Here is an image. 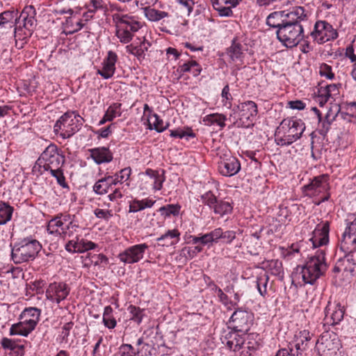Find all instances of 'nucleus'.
I'll use <instances>...</instances> for the list:
<instances>
[{"instance_id": "31", "label": "nucleus", "mask_w": 356, "mask_h": 356, "mask_svg": "<svg viewBox=\"0 0 356 356\" xmlns=\"http://www.w3.org/2000/svg\"><path fill=\"white\" fill-rule=\"evenodd\" d=\"M232 210L233 203L225 200H218L213 209V212L220 216L231 213Z\"/></svg>"}, {"instance_id": "44", "label": "nucleus", "mask_w": 356, "mask_h": 356, "mask_svg": "<svg viewBox=\"0 0 356 356\" xmlns=\"http://www.w3.org/2000/svg\"><path fill=\"white\" fill-rule=\"evenodd\" d=\"M222 229L221 227H218L212 230L209 233H206L205 236L207 241V245H211L213 243H218L220 239H222Z\"/></svg>"}, {"instance_id": "27", "label": "nucleus", "mask_w": 356, "mask_h": 356, "mask_svg": "<svg viewBox=\"0 0 356 356\" xmlns=\"http://www.w3.org/2000/svg\"><path fill=\"white\" fill-rule=\"evenodd\" d=\"M348 253L343 257L339 259L342 265L343 273H350L351 275L356 274V257L354 252L346 249Z\"/></svg>"}, {"instance_id": "4", "label": "nucleus", "mask_w": 356, "mask_h": 356, "mask_svg": "<svg viewBox=\"0 0 356 356\" xmlns=\"http://www.w3.org/2000/svg\"><path fill=\"white\" fill-rule=\"evenodd\" d=\"M83 119L75 112H66L56 122L54 131L63 139L70 138L83 124Z\"/></svg>"}, {"instance_id": "29", "label": "nucleus", "mask_w": 356, "mask_h": 356, "mask_svg": "<svg viewBox=\"0 0 356 356\" xmlns=\"http://www.w3.org/2000/svg\"><path fill=\"white\" fill-rule=\"evenodd\" d=\"M42 311L40 309H38L35 307H26L21 312L19 316V318H28L31 319L33 322L38 324L40 320Z\"/></svg>"}, {"instance_id": "56", "label": "nucleus", "mask_w": 356, "mask_h": 356, "mask_svg": "<svg viewBox=\"0 0 356 356\" xmlns=\"http://www.w3.org/2000/svg\"><path fill=\"white\" fill-rule=\"evenodd\" d=\"M133 32L116 29V36L120 39L121 42L128 43L133 38Z\"/></svg>"}, {"instance_id": "1", "label": "nucleus", "mask_w": 356, "mask_h": 356, "mask_svg": "<svg viewBox=\"0 0 356 356\" xmlns=\"http://www.w3.org/2000/svg\"><path fill=\"white\" fill-rule=\"evenodd\" d=\"M327 268L325 250H317L314 255L307 258L305 264L301 267L300 274L302 281L305 284H314L318 279L325 273Z\"/></svg>"}, {"instance_id": "18", "label": "nucleus", "mask_w": 356, "mask_h": 356, "mask_svg": "<svg viewBox=\"0 0 356 356\" xmlns=\"http://www.w3.org/2000/svg\"><path fill=\"white\" fill-rule=\"evenodd\" d=\"M341 246V248L356 252V218L346 228L342 236Z\"/></svg>"}, {"instance_id": "23", "label": "nucleus", "mask_w": 356, "mask_h": 356, "mask_svg": "<svg viewBox=\"0 0 356 356\" xmlns=\"http://www.w3.org/2000/svg\"><path fill=\"white\" fill-rule=\"evenodd\" d=\"M312 337V334L307 330H301L295 335L294 340L290 343H292L299 356H302V353L308 348Z\"/></svg>"}, {"instance_id": "11", "label": "nucleus", "mask_w": 356, "mask_h": 356, "mask_svg": "<svg viewBox=\"0 0 356 356\" xmlns=\"http://www.w3.org/2000/svg\"><path fill=\"white\" fill-rule=\"evenodd\" d=\"M239 119L236 121L237 127L248 128L253 126L252 119L258 113L257 106L252 101H247L238 106Z\"/></svg>"}, {"instance_id": "48", "label": "nucleus", "mask_w": 356, "mask_h": 356, "mask_svg": "<svg viewBox=\"0 0 356 356\" xmlns=\"http://www.w3.org/2000/svg\"><path fill=\"white\" fill-rule=\"evenodd\" d=\"M228 54L233 61L241 60L243 54L241 45L233 40L231 47L228 49Z\"/></svg>"}, {"instance_id": "22", "label": "nucleus", "mask_w": 356, "mask_h": 356, "mask_svg": "<svg viewBox=\"0 0 356 356\" xmlns=\"http://www.w3.org/2000/svg\"><path fill=\"white\" fill-rule=\"evenodd\" d=\"M241 169V163L236 157H227L221 161L218 164L220 173L226 177H231Z\"/></svg>"}, {"instance_id": "59", "label": "nucleus", "mask_w": 356, "mask_h": 356, "mask_svg": "<svg viewBox=\"0 0 356 356\" xmlns=\"http://www.w3.org/2000/svg\"><path fill=\"white\" fill-rule=\"evenodd\" d=\"M63 156L62 153L59 152L58 147L54 144H49L43 150L40 156Z\"/></svg>"}, {"instance_id": "12", "label": "nucleus", "mask_w": 356, "mask_h": 356, "mask_svg": "<svg viewBox=\"0 0 356 356\" xmlns=\"http://www.w3.org/2000/svg\"><path fill=\"white\" fill-rule=\"evenodd\" d=\"M70 292V287L63 282L50 283L45 291V296L51 302L59 304L65 300Z\"/></svg>"}, {"instance_id": "21", "label": "nucleus", "mask_w": 356, "mask_h": 356, "mask_svg": "<svg viewBox=\"0 0 356 356\" xmlns=\"http://www.w3.org/2000/svg\"><path fill=\"white\" fill-rule=\"evenodd\" d=\"M245 334L232 330L225 334L223 343L230 350L234 352L239 351L245 344Z\"/></svg>"}, {"instance_id": "24", "label": "nucleus", "mask_w": 356, "mask_h": 356, "mask_svg": "<svg viewBox=\"0 0 356 356\" xmlns=\"http://www.w3.org/2000/svg\"><path fill=\"white\" fill-rule=\"evenodd\" d=\"M306 18L307 15L304 8L302 6H295L290 11H285V15H284V24H300V22L305 20Z\"/></svg>"}, {"instance_id": "37", "label": "nucleus", "mask_w": 356, "mask_h": 356, "mask_svg": "<svg viewBox=\"0 0 356 356\" xmlns=\"http://www.w3.org/2000/svg\"><path fill=\"white\" fill-rule=\"evenodd\" d=\"M111 177L102 178L97 181L93 186V191L97 195H104L108 193L111 184H109Z\"/></svg>"}, {"instance_id": "3", "label": "nucleus", "mask_w": 356, "mask_h": 356, "mask_svg": "<svg viewBox=\"0 0 356 356\" xmlns=\"http://www.w3.org/2000/svg\"><path fill=\"white\" fill-rule=\"evenodd\" d=\"M305 196L310 197H317L321 195L323 197L315 204L319 205L321 203L327 201L330 197V176L327 174H323L314 177L309 184L302 188Z\"/></svg>"}, {"instance_id": "20", "label": "nucleus", "mask_w": 356, "mask_h": 356, "mask_svg": "<svg viewBox=\"0 0 356 356\" xmlns=\"http://www.w3.org/2000/svg\"><path fill=\"white\" fill-rule=\"evenodd\" d=\"M213 9L220 17H232V9L238 6V0H211Z\"/></svg>"}, {"instance_id": "9", "label": "nucleus", "mask_w": 356, "mask_h": 356, "mask_svg": "<svg viewBox=\"0 0 356 356\" xmlns=\"http://www.w3.org/2000/svg\"><path fill=\"white\" fill-rule=\"evenodd\" d=\"M253 314L241 308H237L230 317L232 330L246 334L253 322Z\"/></svg>"}, {"instance_id": "6", "label": "nucleus", "mask_w": 356, "mask_h": 356, "mask_svg": "<svg viewBox=\"0 0 356 356\" xmlns=\"http://www.w3.org/2000/svg\"><path fill=\"white\" fill-rule=\"evenodd\" d=\"M143 175L139 186L140 190L156 193L162 189L163 182L165 181L163 170H155L147 168Z\"/></svg>"}, {"instance_id": "17", "label": "nucleus", "mask_w": 356, "mask_h": 356, "mask_svg": "<svg viewBox=\"0 0 356 356\" xmlns=\"http://www.w3.org/2000/svg\"><path fill=\"white\" fill-rule=\"evenodd\" d=\"M20 321L13 324L9 329V335L28 337L36 327L37 323L28 318H19Z\"/></svg>"}, {"instance_id": "13", "label": "nucleus", "mask_w": 356, "mask_h": 356, "mask_svg": "<svg viewBox=\"0 0 356 356\" xmlns=\"http://www.w3.org/2000/svg\"><path fill=\"white\" fill-rule=\"evenodd\" d=\"M330 222L327 220H321L318 223L312 232V236L309 239L313 248L326 246L330 242Z\"/></svg>"}, {"instance_id": "64", "label": "nucleus", "mask_w": 356, "mask_h": 356, "mask_svg": "<svg viewBox=\"0 0 356 356\" xmlns=\"http://www.w3.org/2000/svg\"><path fill=\"white\" fill-rule=\"evenodd\" d=\"M74 323L72 321L67 322L63 325L62 331L60 333V337L63 341H67L68 337L70 336V332L72 329Z\"/></svg>"}, {"instance_id": "41", "label": "nucleus", "mask_w": 356, "mask_h": 356, "mask_svg": "<svg viewBox=\"0 0 356 356\" xmlns=\"http://www.w3.org/2000/svg\"><path fill=\"white\" fill-rule=\"evenodd\" d=\"M269 281V277L266 273H261L257 277V289L259 294L265 297L267 293V285Z\"/></svg>"}, {"instance_id": "47", "label": "nucleus", "mask_w": 356, "mask_h": 356, "mask_svg": "<svg viewBox=\"0 0 356 356\" xmlns=\"http://www.w3.org/2000/svg\"><path fill=\"white\" fill-rule=\"evenodd\" d=\"M122 104L120 103H113L108 106L106 111V117L107 120L112 121L116 117L120 116L122 114Z\"/></svg>"}, {"instance_id": "16", "label": "nucleus", "mask_w": 356, "mask_h": 356, "mask_svg": "<svg viewBox=\"0 0 356 356\" xmlns=\"http://www.w3.org/2000/svg\"><path fill=\"white\" fill-rule=\"evenodd\" d=\"M113 21L115 24L116 29H121L131 32H136L140 24L134 17L128 15L115 13L113 15Z\"/></svg>"}, {"instance_id": "45", "label": "nucleus", "mask_w": 356, "mask_h": 356, "mask_svg": "<svg viewBox=\"0 0 356 356\" xmlns=\"http://www.w3.org/2000/svg\"><path fill=\"white\" fill-rule=\"evenodd\" d=\"M170 136L188 140L191 138H194L195 135L191 128L186 127L184 129L179 128L175 130H170Z\"/></svg>"}, {"instance_id": "10", "label": "nucleus", "mask_w": 356, "mask_h": 356, "mask_svg": "<svg viewBox=\"0 0 356 356\" xmlns=\"http://www.w3.org/2000/svg\"><path fill=\"white\" fill-rule=\"evenodd\" d=\"M148 248L149 245L145 243L131 245L120 252L118 258L125 265L134 264L144 258L145 252Z\"/></svg>"}, {"instance_id": "57", "label": "nucleus", "mask_w": 356, "mask_h": 356, "mask_svg": "<svg viewBox=\"0 0 356 356\" xmlns=\"http://www.w3.org/2000/svg\"><path fill=\"white\" fill-rule=\"evenodd\" d=\"M275 356H299L294 350L292 343H289L286 348H280Z\"/></svg>"}, {"instance_id": "51", "label": "nucleus", "mask_w": 356, "mask_h": 356, "mask_svg": "<svg viewBox=\"0 0 356 356\" xmlns=\"http://www.w3.org/2000/svg\"><path fill=\"white\" fill-rule=\"evenodd\" d=\"M259 344L257 342H248L243 346L241 349L239 356H253V354L259 348Z\"/></svg>"}, {"instance_id": "19", "label": "nucleus", "mask_w": 356, "mask_h": 356, "mask_svg": "<svg viewBox=\"0 0 356 356\" xmlns=\"http://www.w3.org/2000/svg\"><path fill=\"white\" fill-rule=\"evenodd\" d=\"M117 60V54L113 51H108L106 57L103 60V67L97 70V74L105 79L111 78L115 72Z\"/></svg>"}, {"instance_id": "43", "label": "nucleus", "mask_w": 356, "mask_h": 356, "mask_svg": "<svg viewBox=\"0 0 356 356\" xmlns=\"http://www.w3.org/2000/svg\"><path fill=\"white\" fill-rule=\"evenodd\" d=\"M18 340L3 337L0 343L4 350L14 351L15 350H24V346L17 343Z\"/></svg>"}, {"instance_id": "38", "label": "nucleus", "mask_w": 356, "mask_h": 356, "mask_svg": "<svg viewBox=\"0 0 356 356\" xmlns=\"http://www.w3.org/2000/svg\"><path fill=\"white\" fill-rule=\"evenodd\" d=\"M340 106L339 104H333L330 107L325 115V120L327 122H333L337 117H341V118L346 119V116L348 115V114L345 113H340Z\"/></svg>"}, {"instance_id": "5", "label": "nucleus", "mask_w": 356, "mask_h": 356, "mask_svg": "<svg viewBox=\"0 0 356 356\" xmlns=\"http://www.w3.org/2000/svg\"><path fill=\"white\" fill-rule=\"evenodd\" d=\"M277 39L287 48L297 46L304 38L300 24H284L276 31Z\"/></svg>"}, {"instance_id": "60", "label": "nucleus", "mask_w": 356, "mask_h": 356, "mask_svg": "<svg viewBox=\"0 0 356 356\" xmlns=\"http://www.w3.org/2000/svg\"><path fill=\"white\" fill-rule=\"evenodd\" d=\"M78 248V236L75 237V239L68 241L65 245L66 251L71 254L79 253Z\"/></svg>"}, {"instance_id": "25", "label": "nucleus", "mask_w": 356, "mask_h": 356, "mask_svg": "<svg viewBox=\"0 0 356 356\" xmlns=\"http://www.w3.org/2000/svg\"><path fill=\"white\" fill-rule=\"evenodd\" d=\"M181 233L178 229H168L156 238L159 245L170 247L177 244L180 241Z\"/></svg>"}, {"instance_id": "32", "label": "nucleus", "mask_w": 356, "mask_h": 356, "mask_svg": "<svg viewBox=\"0 0 356 356\" xmlns=\"http://www.w3.org/2000/svg\"><path fill=\"white\" fill-rule=\"evenodd\" d=\"M150 44L145 41L140 42L138 46H134L132 44L127 46V51L136 56L138 59L144 58L145 56V51H147Z\"/></svg>"}, {"instance_id": "33", "label": "nucleus", "mask_w": 356, "mask_h": 356, "mask_svg": "<svg viewBox=\"0 0 356 356\" xmlns=\"http://www.w3.org/2000/svg\"><path fill=\"white\" fill-rule=\"evenodd\" d=\"M127 311L130 315L129 319L134 323L140 325L144 316H145V309L136 305H130L127 307Z\"/></svg>"}, {"instance_id": "34", "label": "nucleus", "mask_w": 356, "mask_h": 356, "mask_svg": "<svg viewBox=\"0 0 356 356\" xmlns=\"http://www.w3.org/2000/svg\"><path fill=\"white\" fill-rule=\"evenodd\" d=\"M13 207L8 203L1 202L0 203V225L6 224L12 218Z\"/></svg>"}, {"instance_id": "39", "label": "nucleus", "mask_w": 356, "mask_h": 356, "mask_svg": "<svg viewBox=\"0 0 356 356\" xmlns=\"http://www.w3.org/2000/svg\"><path fill=\"white\" fill-rule=\"evenodd\" d=\"M180 72H191L193 76H198L201 71L202 68L200 65L195 60H191L188 63H185L183 65L179 67Z\"/></svg>"}, {"instance_id": "63", "label": "nucleus", "mask_w": 356, "mask_h": 356, "mask_svg": "<svg viewBox=\"0 0 356 356\" xmlns=\"http://www.w3.org/2000/svg\"><path fill=\"white\" fill-rule=\"evenodd\" d=\"M86 6L89 13H94L97 10L103 8V1L102 0H90Z\"/></svg>"}, {"instance_id": "36", "label": "nucleus", "mask_w": 356, "mask_h": 356, "mask_svg": "<svg viewBox=\"0 0 356 356\" xmlns=\"http://www.w3.org/2000/svg\"><path fill=\"white\" fill-rule=\"evenodd\" d=\"M226 116L222 114L213 113L206 115L204 118L203 121L205 122V124L207 125L216 124L221 129H222L225 127V121L226 120Z\"/></svg>"}, {"instance_id": "42", "label": "nucleus", "mask_w": 356, "mask_h": 356, "mask_svg": "<svg viewBox=\"0 0 356 356\" xmlns=\"http://www.w3.org/2000/svg\"><path fill=\"white\" fill-rule=\"evenodd\" d=\"M35 15V10L33 6H29L25 8V10L21 14L23 17L24 22V26H33L35 24L34 15Z\"/></svg>"}, {"instance_id": "46", "label": "nucleus", "mask_w": 356, "mask_h": 356, "mask_svg": "<svg viewBox=\"0 0 356 356\" xmlns=\"http://www.w3.org/2000/svg\"><path fill=\"white\" fill-rule=\"evenodd\" d=\"M17 14L15 11L6 10L0 13V27H3L8 24L16 23Z\"/></svg>"}, {"instance_id": "7", "label": "nucleus", "mask_w": 356, "mask_h": 356, "mask_svg": "<svg viewBox=\"0 0 356 356\" xmlns=\"http://www.w3.org/2000/svg\"><path fill=\"white\" fill-rule=\"evenodd\" d=\"M305 129V123L300 119L286 118L284 119L278 127V133L281 131L286 134L288 138L286 143H293L299 139Z\"/></svg>"}, {"instance_id": "49", "label": "nucleus", "mask_w": 356, "mask_h": 356, "mask_svg": "<svg viewBox=\"0 0 356 356\" xmlns=\"http://www.w3.org/2000/svg\"><path fill=\"white\" fill-rule=\"evenodd\" d=\"M200 197L202 203L208 206L211 209H213L218 200L216 195L211 191H207Z\"/></svg>"}, {"instance_id": "55", "label": "nucleus", "mask_w": 356, "mask_h": 356, "mask_svg": "<svg viewBox=\"0 0 356 356\" xmlns=\"http://www.w3.org/2000/svg\"><path fill=\"white\" fill-rule=\"evenodd\" d=\"M151 119L152 120L154 119V121H153L152 124H153V126H154V129L156 131H157L158 132H162L165 129H166V128L168 127V124L165 125L164 124V122L163 121V120L161 119L157 114L154 113L152 115V116L151 117Z\"/></svg>"}, {"instance_id": "30", "label": "nucleus", "mask_w": 356, "mask_h": 356, "mask_svg": "<svg viewBox=\"0 0 356 356\" xmlns=\"http://www.w3.org/2000/svg\"><path fill=\"white\" fill-rule=\"evenodd\" d=\"M284 15H285V10L270 13L267 17L266 24L270 27L279 29L280 27L284 24Z\"/></svg>"}, {"instance_id": "8", "label": "nucleus", "mask_w": 356, "mask_h": 356, "mask_svg": "<svg viewBox=\"0 0 356 356\" xmlns=\"http://www.w3.org/2000/svg\"><path fill=\"white\" fill-rule=\"evenodd\" d=\"M311 36L318 44H323L334 40L338 37V33L332 26L326 21H317L314 25Z\"/></svg>"}, {"instance_id": "15", "label": "nucleus", "mask_w": 356, "mask_h": 356, "mask_svg": "<svg viewBox=\"0 0 356 356\" xmlns=\"http://www.w3.org/2000/svg\"><path fill=\"white\" fill-rule=\"evenodd\" d=\"M67 216L62 214L56 216L51 219L47 224V231L49 234L64 238L67 234V229L70 228L72 222L65 226L67 221Z\"/></svg>"}, {"instance_id": "53", "label": "nucleus", "mask_w": 356, "mask_h": 356, "mask_svg": "<svg viewBox=\"0 0 356 356\" xmlns=\"http://www.w3.org/2000/svg\"><path fill=\"white\" fill-rule=\"evenodd\" d=\"M51 175L56 179L57 183L63 188H68L69 186L65 181V177L63 175V171L58 168L55 170H51Z\"/></svg>"}, {"instance_id": "28", "label": "nucleus", "mask_w": 356, "mask_h": 356, "mask_svg": "<svg viewBox=\"0 0 356 356\" xmlns=\"http://www.w3.org/2000/svg\"><path fill=\"white\" fill-rule=\"evenodd\" d=\"M144 15L150 22H156L170 16L169 13L165 11L159 10L151 6L144 8Z\"/></svg>"}, {"instance_id": "26", "label": "nucleus", "mask_w": 356, "mask_h": 356, "mask_svg": "<svg viewBox=\"0 0 356 356\" xmlns=\"http://www.w3.org/2000/svg\"><path fill=\"white\" fill-rule=\"evenodd\" d=\"M303 247V241L293 243L287 247H280L281 256L284 259L291 260L298 255H301V250Z\"/></svg>"}, {"instance_id": "40", "label": "nucleus", "mask_w": 356, "mask_h": 356, "mask_svg": "<svg viewBox=\"0 0 356 356\" xmlns=\"http://www.w3.org/2000/svg\"><path fill=\"white\" fill-rule=\"evenodd\" d=\"M181 209V206L178 204H167L161 207L159 211L161 215L164 216L165 218L170 217L171 216H177L179 215Z\"/></svg>"}, {"instance_id": "35", "label": "nucleus", "mask_w": 356, "mask_h": 356, "mask_svg": "<svg viewBox=\"0 0 356 356\" xmlns=\"http://www.w3.org/2000/svg\"><path fill=\"white\" fill-rule=\"evenodd\" d=\"M103 323L108 329H113L117 325V321L113 316V309L111 306L104 307L103 314Z\"/></svg>"}, {"instance_id": "62", "label": "nucleus", "mask_w": 356, "mask_h": 356, "mask_svg": "<svg viewBox=\"0 0 356 356\" xmlns=\"http://www.w3.org/2000/svg\"><path fill=\"white\" fill-rule=\"evenodd\" d=\"M94 214L97 218L104 219L107 221L113 216L111 210L102 209H96L94 211Z\"/></svg>"}, {"instance_id": "2", "label": "nucleus", "mask_w": 356, "mask_h": 356, "mask_svg": "<svg viewBox=\"0 0 356 356\" xmlns=\"http://www.w3.org/2000/svg\"><path fill=\"white\" fill-rule=\"evenodd\" d=\"M41 248L40 242L32 236L21 238L13 246L11 258L16 264L33 261Z\"/></svg>"}, {"instance_id": "54", "label": "nucleus", "mask_w": 356, "mask_h": 356, "mask_svg": "<svg viewBox=\"0 0 356 356\" xmlns=\"http://www.w3.org/2000/svg\"><path fill=\"white\" fill-rule=\"evenodd\" d=\"M243 232V230L241 229H238L237 232L233 231V230H226L224 231L222 229V242L226 244H232L233 241L236 237V234H241Z\"/></svg>"}, {"instance_id": "50", "label": "nucleus", "mask_w": 356, "mask_h": 356, "mask_svg": "<svg viewBox=\"0 0 356 356\" xmlns=\"http://www.w3.org/2000/svg\"><path fill=\"white\" fill-rule=\"evenodd\" d=\"M79 253H83L86 251L94 250L97 248V245L91 241H88L84 238H81L78 236Z\"/></svg>"}, {"instance_id": "58", "label": "nucleus", "mask_w": 356, "mask_h": 356, "mask_svg": "<svg viewBox=\"0 0 356 356\" xmlns=\"http://www.w3.org/2000/svg\"><path fill=\"white\" fill-rule=\"evenodd\" d=\"M215 293L217 295L219 302L224 305L228 309H231L229 304H232V301L229 300L227 294L220 288Z\"/></svg>"}, {"instance_id": "14", "label": "nucleus", "mask_w": 356, "mask_h": 356, "mask_svg": "<svg viewBox=\"0 0 356 356\" xmlns=\"http://www.w3.org/2000/svg\"><path fill=\"white\" fill-rule=\"evenodd\" d=\"M344 314V307L339 302H334L332 303L329 302L325 309L324 321L327 324L331 325H337L343 320Z\"/></svg>"}, {"instance_id": "61", "label": "nucleus", "mask_w": 356, "mask_h": 356, "mask_svg": "<svg viewBox=\"0 0 356 356\" xmlns=\"http://www.w3.org/2000/svg\"><path fill=\"white\" fill-rule=\"evenodd\" d=\"M319 73L322 76H325L328 79H332L334 77V74L332 72V67L326 63H323L320 66Z\"/></svg>"}, {"instance_id": "52", "label": "nucleus", "mask_w": 356, "mask_h": 356, "mask_svg": "<svg viewBox=\"0 0 356 356\" xmlns=\"http://www.w3.org/2000/svg\"><path fill=\"white\" fill-rule=\"evenodd\" d=\"M138 353L131 344L122 343L119 348V356H136Z\"/></svg>"}]
</instances>
